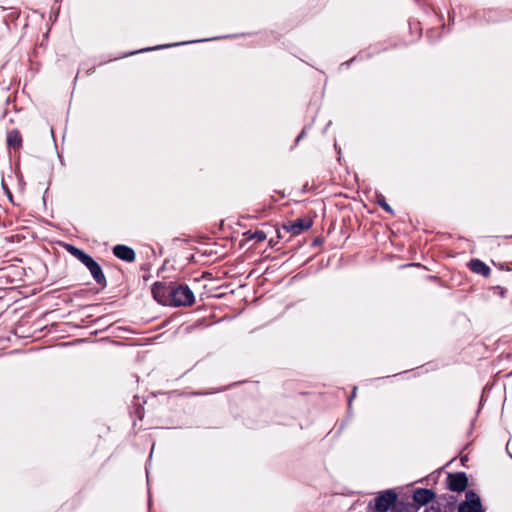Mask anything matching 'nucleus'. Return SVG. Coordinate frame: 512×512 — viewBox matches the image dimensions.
Wrapping results in <instances>:
<instances>
[{
	"instance_id": "f257e3e1",
	"label": "nucleus",
	"mask_w": 512,
	"mask_h": 512,
	"mask_svg": "<svg viewBox=\"0 0 512 512\" xmlns=\"http://www.w3.org/2000/svg\"><path fill=\"white\" fill-rule=\"evenodd\" d=\"M66 251L79 260L90 272L92 278L101 289L107 287V280L100 264L82 249L72 245H64Z\"/></svg>"
},
{
	"instance_id": "f03ea898",
	"label": "nucleus",
	"mask_w": 512,
	"mask_h": 512,
	"mask_svg": "<svg viewBox=\"0 0 512 512\" xmlns=\"http://www.w3.org/2000/svg\"><path fill=\"white\" fill-rule=\"evenodd\" d=\"M180 282L163 279L152 285L153 298L162 305L177 307L178 286Z\"/></svg>"
},
{
	"instance_id": "7ed1b4c3",
	"label": "nucleus",
	"mask_w": 512,
	"mask_h": 512,
	"mask_svg": "<svg viewBox=\"0 0 512 512\" xmlns=\"http://www.w3.org/2000/svg\"><path fill=\"white\" fill-rule=\"evenodd\" d=\"M458 512H484L478 494L473 490L466 492V499L459 504Z\"/></svg>"
},
{
	"instance_id": "20e7f679",
	"label": "nucleus",
	"mask_w": 512,
	"mask_h": 512,
	"mask_svg": "<svg viewBox=\"0 0 512 512\" xmlns=\"http://www.w3.org/2000/svg\"><path fill=\"white\" fill-rule=\"evenodd\" d=\"M397 502V494L393 490H386L374 499V509L377 512H387Z\"/></svg>"
},
{
	"instance_id": "39448f33",
	"label": "nucleus",
	"mask_w": 512,
	"mask_h": 512,
	"mask_svg": "<svg viewBox=\"0 0 512 512\" xmlns=\"http://www.w3.org/2000/svg\"><path fill=\"white\" fill-rule=\"evenodd\" d=\"M313 222L310 218H297L295 220L287 221L283 224L282 230L292 235H298L312 226Z\"/></svg>"
},
{
	"instance_id": "423d86ee",
	"label": "nucleus",
	"mask_w": 512,
	"mask_h": 512,
	"mask_svg": "<svg viewBox=\"0 0 512 512\" xmlns=\"http://www.w3.org/2000/svg\"><path fill=\"white\" fill-rule=\"evenodd\" d=\"M447 485L449 490L453 492H463L468 486V477L465 472L449 473Z\"/></svg>"
},
{
	"instance_id": "0eeeda50",
	"label": "nucleus",
	"mask_w": 512,
	"mask_h": 512,
	"mask_svg": "<svg viewBox=\"0 0 512 512\" xmlns=\"http://www.w3.org/2000/svg\"><path fill=\"white\" fill-rule=\"evenodd\" d=\"M195 302V296L193 291L187 284L180 283L178 286V295H177V307L181 306H192Z\"/></svg>"
},
{
	"instance_id": "6e6552de",
	"label": "nucleus",
	"mask_w": 512,
	"mask_h": 512,
	"mask_svg": "<svg viewBox=\"0 0 512 512\" xmlns=\"http://www.w3.org/2000/svg\"><path fill=\"white\" fill-rule=\"evenodd\" d=\"M112 251L114 256L126 262H133L136 258L135 251L131 247L123 244L114 246Z\"/></svg>"
},
{
	"instance_id": "1a4fd4ad",
	"label": "nucleus",
	"mask_w": 512,
	"mask_h": 512,
	"mask_svg": "<svg viewBox=\"0 0 512 512\" xmlns=\"http://www.w3.org/2000/svg\"><path fill=\"white\" fill-rule=\"evenodd\" d=\"M435 498V493L426 488H418L413 493V500L418 505H426Z\"/></svg>"
},
{
	"instance_id": "9d476101",
	"label": "nucleus",
	"mask_w": 512,
	"mask_h": 512,
	"mask_svg": "<svg viewBox=\"0 0 512 512\" xmlns=\"http://www.w3.org/2000/svg\"><path fill=\"white\" fill-rule=\"evenodd\" d=\"M6 143L10 149L19 150L23 144L20 131L18 129H12L8 131Z\"/></svg>"
},
{
	"instance_id": "9b49d317",
	"label": "nucleus",
	"mask_w": 512,
	"mask_h": 512,
	"mask_svg": "<svg viewBox=\"0 0 512 512\" xmlns=\"http://www.w3.org/2000/svg\"><path fill=\"white\" fill-rule=\"evenodd\" d=\"M469 267L472 272L481 274L484 277L489 276L491 272L490 268L479 259H472L469 263Z\"/></svg>"
},
{
	"instance_id": "f8f14e48",
	"label": "nucleus",
	"mask_w": 512,
	"mask_h": 512,
	"mask_svg": "<svg viewBox=\"0 0 512 512\" xmlns=\"http://www.w3.org/2000/svg\"><path fill=\"white\" fill-rule=\"evenodd\" d=\"M418 506L412 503L398 502L392 507V512H416Z\"/></svg>"
},
{
	"instance_id": "ddd939ff",
	"label": "nucleus",
	"mask_w": 512,
	"mask_h": 512,
	"mask_svg": "<svg viewBox=\"0 0 512 512\" xmlns=\"http://www.w3.org/2000/svg\"><path fill=\"white\" fill-rule=\"evenodd\" d=\"M243 235L246 237V240H255L256 242H262L267 238V234L262 230H256L255 232L249 230Z\"/></svg>"
},
{
	"instance_id": "4468645a",
	"label": "nucleus",
	"mask_w": 512,
	"mask_h": 512,
	"mask_svg": "<svg viewBox=\"0 0 512 512\" xmlns=\"http://www.w3.org/2000/svg\"><path fill=\"white\" fill-rule=\"evenodd\" d=\"M377 204L382 207L387 213L393 214V209L386 202L385 197L382 194L377 195Z\"/></svg>"
},
{
	"instance_id": "2eb2a0df",
	"label": "nucleus",
	"mask_w": 512,
	"mask_h": 512,
	"mask_svg": "<svg viewBox=\"0 0 512 512\" xmlns=\"http://www.w3.org/2000/svg\"><path fill=\"white\" fill-rule=\"evenodd\" d=\"M276 233H277V237H276V239H274V238H270V240H269V242H268V245H269L271 248L275 247V246H276V244L278 243V239L283 237V234H282V231H281V230L277 229V230H276Z\"/></svg>"
},
{
	"instance_id": "dca6fc26",
	"label": "nucleus",
	"mask_w": 512,
	"mask_h": 512,
	"mask_svg": "<svg viewBox=\"0 0 512 512\" xmlns=\"http://www.w3.org/2000/svg\"><path fill=\"white\" fill-rule=\"evenodd\" d=\"M176 45L177 44L159 45V46H156V47H153V48L141 49L139 52H145V51L157 50V49H162V48H168V47H172V46H176Z\"/></svg>"
},
{
	"instance_id": "f3484780",
	"label": "nucleus",
	"mask_w": 512,
	"mask_h": 512,
	"mask_svg": "<svg viewBox=\"0 0 512 512\" xmlns=\"http://www.w3.org/2000/svg\"><path fill=\"white\" fill-rule=\"evenodd\" d=\"M2 187H3V189L6 191V193H7L8 197H9V199L12 201L13 195H12V193H11V191H10L9 187L7 186V184L5 183V181H4V180H2Z\"/></svg>"
},
{
	"instance_id": "a211bd4d",
	"label": "nucleus",
	"mask_w": 512,
	"mask_h": 512,
	"mask_svg": "<svg viewBox=\"0 0 512 512\" xmlns=\"http://www.w3.org/2000/svg\"><path fill=\"white\" fill-rule=\"evenodd\" d=\"M305 133H306V130H305V129H303V130L301 131V133L297 136L296 140H295V143H296V144H297V143H298V142H299V141L304 137Z\"/></svg>"
},
{
	"instance_id": "6ab92c4d",
	"label": "nucleus",
	"mask_w": 512,
	"mask_h": 512,
	"mask_svg": "<svg viewBox=\"0 0 512 512\" xmlns=\"http://www.w3.org/2000/svg\"><path fill=\"white\" fill-rule=\"evenodd\" d=\"M425 512H441L439 508H435L434 506H431L425 510Z\"/></svg>"
},
{
	"instance_id": "aec40b11",
	"label": "nucleus",
	"mask_w": 512,
	"mask_h": 512,
	"mask_svg": "<svg viewBox=\"0 0 512 512\" xmlns=\"http://www.w3.org/2000/svg\"><path fill=\"white\" fill-rule=\"evenodd\" d=\"M313 245H315V246L320 245V236H316L313 239Z\"/></svg>"
},
{
	"instance_id": "412c9836",
	"label": "nucleus",
	"mask_w": 512,
	"mask_h": 512,
	"mask_svg": "<svg viewBox=\"0 0 512 512\" xmlns=\"http://www.w3.org/2000/svg\"><path fill=\"white\" fill-rule=\"evenodd\" d=\"M355 393H356V387H354V389H353L352 397H354V396H355Z\"/></svg>"
}]
</instances>
